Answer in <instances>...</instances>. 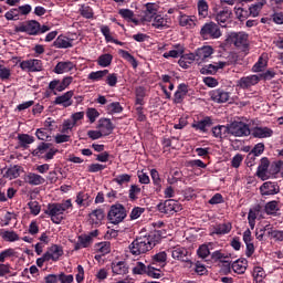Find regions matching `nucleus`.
I'll return each instance as SVG.
<instances>
[{
    "mask_svg": "<svg viewBox=\"0 0 283 283\" xmlns=\"http://www.w3.org/2000/svg\"><path fill=\"white\" fill-rule=\"evenodd\" d=\"M163 238H167V231L164 229L155 230L148 237L135 239L129 245V251L133 255H143V253L151 251L154 245L158 244Z\"/></svg>",
    "mask_w": 283,
    "mask_h": 283,
    "instance_id": "f257e3e1",
    "label": "nucleus"
},
{
    "mask_svg": "<svg viewBox=\"0 0 283 283\" xmlns=\"http://www.w3.org/2000/svg\"><path fill=\"white\" fill-rule=\"evenodd\" d=\"M72 207V199L64 200L61 203H49L44 213L51 218V222L61 224V222L65 220V213H67Z\"/></svg>",
    "mask_w": 283,
    "mask_h": 283,
    "instance_id": "f03ea898",
    "label": "nucleus"
},
{
    "mask_svg": "<svg viewBox=\"0 0 283 283\" xmlns=\"http://www.w3.org/2000/svg\"><path fill=\"white\" fill-rule=\"evenodd\" d=\"M228 43H233L237 50L247 52L249 50V34L245 32H232L227 38Z\"/></svg>",
    "mask_w": 283,
    "mask_h": 283,
    "instance_id": "7ed1b4c3",
    "label": "nucleus"
},
{
    "mask_svg": "<svg viewBox=\"0 0 283 283\" xmlns=\"http://www.w3.org/2000/svg\"><path fill=\"white\" fill-rule=\"evenodd\" d=\"M107 218L112 224H120L127 218V211L123 205H114L111 207Z\"/></svg>",
    "mask_w": 283,
    "mask_h": 283,
    "instance_id": "20e7f679",
    "label": "nucleus"
},
{
    "mask_svg": "<svg viewBox=\"0 0 283 283\" xmlns=\"http://www.w3.org/2000/svg\"><path fill=\"white\" fill-rule=\"evenodd\" d=\"M157 209L160 211V213L174 216L175 213H178V211H182V206H180V203L174 199H168L165 202L159 203Z\"/></svg>",
    "mask_w": 283,
    "mask_h": 283,
    "instance_id": "39448f33",
    "label": "nucleus"
},
{
    "mask_svg": "<svg viewBox=\"0 0 283 283\" xmlns=\"http://www.w3.org/2000/svg\"><path fill=\"white\" fill-rule=\"evenodd\" d=\"M73 81V76H65L62 81L53 80L49 83V90H51V92H54V94H56V92H65V90H67V87L72 85Z\"/></svg>",
    "mask_w": 283,
    "mask_h": 283,
    "instance_id": "423d86ee",
    "label": "nucleus"
},
{
    "mask_svg": "<svg viewBox=\"0 0 283 283\" xmlns=\"http://www.w3.org/2000/svg\"><path fill=\"white\" fill-rule=\"evenodd\" d=\"M229 134L235 137L249 136L251 134V128L249 125L242 122H233L229 126Z\"/></svg>",
    "mask_w": 283,
    "mask_h": 283,
    "instance_id": "0eeeda50",
    "label": "nucleus"
},
{
    "mask_svg": "<svg viewBox=\"0 0 283 283\" xmlns=\"http://www.w3.org/2000/svg\"><path fill=\"white\" fill-rule=\"evenodd\" d=\"M200 34L203 36V39H209V36L211 39H220V36H222L220 28L213 22L205 24L201 28Z\"/></svg>",
    "mask_w": 283,
    "mask_h": 283,
    "instance_id": "6e6552de",
    "label": "nucleus"
},
{
    "mask_svg": "<svg viewBox=\"0 0 283 283\" xmlns=\"http://www.w3.org/2000/svg\"><path fill=\"white\" fill-rule=\"evenodd\" d=\"M143 12L144 15L142 18V21H144L145 23H151L153 19L156 17V13L158 12V3L147 2L145 4Z\"/></svg>",
    "mask_w": 283,
    "mask_h": 283,
    "instance_id": "1a4fd4ad",
    "label": "nucleus"
},
{
    "mask_svg": "<svg viewBox=\"0 0 283 283\" xmlns=\"http://www.w3.org/2000/svg\"><path fill=\"white\" fill-rule=\"evenodd\" d=\"M41 30V23H39L36 20H31L18 28V32H25L30 35H36L39 34V31Z\"/></svg>",
    "mask_w": 283,
    "mask_h": 283,
    "instance_id": "9d476101",
    "label": "nucleus"
},
{
    "mask_svg": "<svg viewBox=\"0 0 283 283\" xmlns=\"http://www.w3.org/2000/svg\"><path fill=\"white\" fill-rule=\"evenodd\" d=\"M20 67L24 72H41L43 62L41 60H25L20 63Z\"/></svg>",
    "mask_w": 283,
    "mask_h": 283,
    "instance_id": "9b49d317",
    "label": "nucleus"
},
{
    "mask_svg": "<svg viewBox=\"0 0 283 283\" xmlns=\"http://www.w3.org/2000/svg\"><path fill=\"white\" fill-rule=\"evenodd\" d=\"M260 83V76L259 75H249L241 77L237 85L238 87H241V90H249V87H253V85H258Z\"/></svg>",
    "mask_w": 283,
    "mask_h": 283,
    "instance_id": "f8f14e48",
    "label": "nucleus"
},
{
    "mask_svg": "<svg viewBox=\"0 0 283 283\" xmlns=\"http://www.w3.org/2000/svg\"><path fill=\"white\" fill-rule=\"evenodd\" d=\"M88 220L93 227H101L103 224V220H105V211L101 208L93 210L88 214Z\"/></svg>",
    "mask_w": 283,
    "mask_h": 283,
    "instance_id": "ddd939ff",
    "label": "nucleus"
},
{
    "mask_svg": "<svg viewBox=\"0 0 283 283\" xmlns=\"http://www.w3.org/2000/svg\"><path fill=\"white\" fill-rule=\"evenodd\" d=\"M197 52V63H205L207 59H211L213 54V48L211 45H203L196 50Z\"/></svg>",
    "mask_w": 283,
    "mask_h": 283,
    "instance_id": "4468645a",
    "label": "nucleus"
},
{
    "mask_svg": "<svg viewBox=\"0 0 283 283\" xmlns=\"http://www.w3.org/2000/svg\"><path fill=\"white\" fill-rule=\"evenodd\" d=\"M227 62H213L212 64L205 65L200 69L201 74H216L218 70H224Z\"/></svg>",
    "mask_w": 283,
    "mask_h": 283,
    "instance_id": "2eb2a0df",
    "label": "nucleus"
},
{
    "mask_svg": "<svg viewBox=\"0 0 283 283\" xmlns=\"http://www.w3.org/2000/svg\"><path fill=\"white\" fill-rule=\"evenodd\" d=\"M72 70H76V64H74V62L62 61L55 65L54 72L55 74H67L72 72Z\"/></svg>",
    "mask_w": 283,
    "mask_h": 283,
    "instance_id": "dca6fc26",
    "label": "nucleus"
},
{
    "mask_svg": "<svg viewBox=\"0 0 283 283\" xmlns=\"http://www.w3.org/2000/svg\"><path fill=\"white\" fill-rule=\"evenodd\" d=\"M24 181L27 185L32 187H39L40 185H45V178L36 172H29L24 176Z\"/></svg>",
    "mask_w": 283,
    "mask_h": 283,
    "instance_id": "f3484780",
    "label": "nucleus"
},
{
    "mask_svg": "<svg viewBox=\"0 0 283 283\" xmlns=\"http://www.w3.org/2000/svg\"><path fill=\"white\" fill-rule=\"evenodd\" d=\"M44 254H46L49 262L50 260H52V262H57V260L63 255V248L61 245L53 244Z\"/></svg>",
    "mask_w": 283,
    "mask_h": 283,
    "instance_id": "a211bd4d",
    "label": "nucleus"
},
{
    "mask_svg": "<svg viewBox=\"0 0 283 283\" xmlns=\"http://www.w3.org/2000/svg\"><path fill=\"white\" fill-rule=\"evenodd\" d=\"M72 96H74V91H67L63 95L55 97L54 104L70 107L72 105Z\"/></svg>",
    "mask_w": 283,
    "mask_h": 283,
    "instance_id": "6ab92c4d",
    "label": "nucleus"
},
{
    "mask_svg": "<svg viewBox=\"0 0 283 283\" xmlns=\"http://www.w3.org/2000/svg\"><path fill=\"white\" fill-rule=\"evenodd\" d=\"M260 191L262 196H275V193H279L280 187L271 181H266L260 187Z\"/></svg>",
    "mask_w": 283,
    "mask_h": 283,
    "instance_id": "aec40b11",
    "label": "nucleus"
},
{
    "mask_svg": "<svg viewBox=\"0 0 283 283\" xmlns=\"http://www.w3.org/2000/svg\"><path fill=\"white\" fill-rule=\"evenodd\" d=\"M252 136L254 138H271V136H273V129L269 127L256 126L252 129Z\"/></svg>",
    "mask_w": 283,
    "mask_h": 283,
    "instance_id": "412c9836",
    "label": "nucleus"
},
{
    "mask_svg": "<svg viewBox=\"0 0 283 283\" xmlns=\"http://www.w3.org/2000/svg\"><path fill=\"white\" fill-rule=\"evenodd\" d=\"M247 266H249V261L247 259H238L231 264V269L238 275L247 273Z\"/></svg>",
    "mask_w": 283,
    "mask_h": 283,
    "instance_id": "4be33fe9",
    "label": "nucleus"
},
{
    "mask_svg": "<svg viewBox=\"0 0 283 283\" xmlns=\"http://www.w3.org/2000/svg\"><path fill=\"white\" fill-rule=\"evenodd\" d=\"M211 98L214 103H227L231 98V94L224 90H216L211 93Z\"/></svg>",
    "mask_w": 283,
    "mask_h": 283,
    "instance_id": "5701e85b",
    "label": "nucleus"
},
{
    "mask_svg": "<svg viewBox=\"0 0 283 283\" xmlns=\"http://www.w3.org/2000/svg\"><path fill=\"white\" fill-rule=\"evenodd\" d=\"M261 212H262V207L260 206H254L249 210L248 222L251 229H255V220L260 218Z\"/></svg>",
    "mask_w": 283,
    "mask_h": 283,
    "instance_id": "b1692460",
    "label": "nucleus"
},
{
    "mask_svg": "<svg viewBox=\"0 0 283 283\" xmlns=\"http://www.w3.org/2000/svg\"><path fill=\"white\" fill-rule=\"evenodd\" d=\"M189 93V86L187 84L182 83L178 85V88L174 96V103L180 104L182 101H185V96Z\"/></svg>",
    "mask_w": 283,
    "mask_h": 283,
    "instance_id": "393cba45",
    "label": "nucleus"
},
{
    "mask_svg": "<svg viewBox=\"0 0 283 283\" xmlns=\"http://www.w3.org/2000/svg\"><path fill=\"white\" fill-rule=\"evenodd\" d=\"M185 54V46L181 44H175L174 49L163 54L164 59H180Z\"/></svg>",
    "mask_w": 283,
    "mask_h": 283,
    "instance_id": "a878e982",
    "label": "nucleus"
},
{
    "mask_svg": "<svg viewBox=\"0 0 283 283\" xmlns=\"http://www.w3.org/2000/svg\"><path fill=\"white\" fill-rule=\"evenodd\" d=\"M231 229H233L231 222L219 223L213 227L212 235H227V233H231Z\"/></svg>",
    "mask_w": 283,
    "mask_h": 283,
    "instance_id": "bb28decb",
    "label": "nucleus"
},
{
    "mask_svg": "<svg viewBox=\"0 0 283 283\" xmlns=\"http://www.w3.org/2000/svg\"><path fill=\"white\" fill-rule=\"evenodd\" d=\"M92 200L93 198L92 196H90V193L80 191L76 195L75 202L77 207H90V205H92Z\"/></svg>",
    "mask_w": 283,
    "mask_h": 283,
    "instance_id": "cd10ccee",
    "label": "nucleus"
},
{
    "mask_svg": "<svg viewBox=\"0 0 283 283\" xmlns=\"http://www.w3.org/2000/svg\"><path fill=\"white\" fill-rule=\"evenodd\" d=\"M151 21V25L155 30H167V28H169V20L163 18V15H155Z\"/></svg>",
    "mask_w": 283,
    "mask_h": 283,
    "instance_id": "c85d7f7f",
    "label": "nucleus"
},
{
    "mask_svg": "<svg viewBox=\"0 0 283 283\" xmlns=\"http://www.w3.org/2000/svg\"><path fill=\"white\" fill-rule=\"evenodd\" d=\"M129 269L127 268V263L124 261H117L112 263V272L115 275H125L127 274Z\"/></svg>",
    "mask_w": 283,
    "mask_h": 283,
    "instance_id": "c756f323",
    "label": "nucleus"
},
{
    "mask_svg": "<svg viewBox=\"0 0 283 283\" xmlns=\"http://www.w3.org/2000/svg\"><path fill=\"white\" fill-rule=\"evenodd\" d=\"M231 19V11L222 10L216 15V21L221 25V28H227L229 20Z\"/></svg>",
    "mask_w": 283,
    "mask_h": 283,
    "instance_id": "7c9ffc66",
    "label": "nucleus"
},
{
    "mask_svg": "<svg viewBox=\"0 0 283 283\" xmlns=\"http://www.w3.org/2000/svg\"><path fill=\"white\" fill-rule=\"evenodd\" d=\"M92 244V235L87 234H81L77 238V242L75 243V251H78L81 249H87Z\"/></svg>",
    "mask_w": 283,
    "mask_h": 283,
    "instance_id": "2f4dec72",
    "label": "nucleus"
},
{
    "mask_svg": "<svg viewBox=\"0 0 283 283\" xmlns=\"http://www.w3.org/2000/svg\"><path fill=\"white\" fill-rule=\"evenodd\" d=\"M151 264L154 266H159V269H164V266H167V252L163 251L153 255Z\"/></svg>",
    "mask_w": 283,
    "mask_h": 283,
    "instance_id": "473e14b6",
    "label": "nucleus"
},
{
    "mask_svg": "<svg viewBox=\"0 0 283 283\" xmlns=\"http://www.w3.org/2000/svg\"><path fill=\"white\" fill-rule=\"evenodd\" d=\"M0 237L4 242H19V234L12 230L0 229Z\"/></svg>",
    "mask_w": 283,
    "mask_h": 283,
    "instance_id": "72a5a7b5",
    "label": "nucleus"
},
{
    "mask_svg": "<svg viewBox=\"0 0 283 283\" xmlns=\"http://www.w3.org/2000/svg\"><path fill=\"white\" fill-rule=\"evenodd\" d=\"M55 46L56 48H61V49H67V48H72V45H74V40L70 39L67 36L64 35H60L57 36V39L55 40Z\"/></svg>",
    "mask_w": 283,
    "mask_h": 283,
    "instance_id": "f704fd0d",
    "label": "nucleus"
},
{
    "mask_svg": "<svg viewBox=\"0 0 283 283\" xmlns=\"http://www.w3.org/2000/svg\"><path fill=\"white\" fill-rule=\"evenodd\" d=\"M211 125H213V123L211 122V117H205L199 122H195L192 124V127L198 132H207V127H211Z\"/></svg>",
    "mask_w": 283,
    "mask_h": 283,
    "instance_id": "c9c22d12",
    "label": "nucleus"
},
{
    "mask_svg": "<svg viewBox=\"0 0 283 283\" xmlns=\"http://www.w3.org/2000/svg\"><path fill=\"white\" fill-rule=\"evenodd\" d=\"M179 25H181V28H187L188 30L196 28V17L181 15L179 19Z\"/></svg>",
    "mask_w": 283,
    "mask_h": 283,
    "instance_id": "e433bc0d",
    "label": "nucleus"
},
{
    "mask_svg": "<svg viewBox=\"0 0 283 283\" xmlns=\"http://www.w3.org/2000/svg\"><path fill=\"white\" fill-rule=\"evenodd\" d=\"M171 253V258L174 260H181L185 261V259L187 258V249L185 248H180V247H175L170 250Z\"/></svg>",
    "mask_w": 283,
    "mask_h": 283,
    "instance_id": "4c0bfd02",
    "label": "nucleus"
},
{
    "mask_svg": "<svg viewBox=\"0 0 283 283\" xmlns=\"http://www.w3.org/2000/svg\"><path fill=\"white\" fill-rule=\"evenodd\" d=\"M163 268L158 266H154V264H150L147 266L146 270V275H148V277H153L154 280H160V277H163V271H160Z\"/></svg>",
    "mask_w": 283,
    "mask_h": 283,
    "instance_id": "58836bf2",
    "label": "nucleus"
},
{
    "mask_svg": "<svg viewBox=\"0 0 283 283\" xmlns=\"http://www.w3.org/2000/svg\"><path fill=\"white\" fill-rule=\"evenodd\" d=\"M109 74L108 70H103V71H95L91 72L87 76L88 81H92L93 83H96L98 81H103Z\"/></svg>",
    "mask_w": 283,
    "mask_h": 283,
    "instance_id": "ea45409f",
    "label": "nucleus"
},
{
    "mask_svg": "<svg viewBox=\"0 0 283 283\" xmlns=\"http://www.w3.org/2000/svg\"><path fill=\"white\" fill-rule=\"evenodd\" d=\"M119 54H120L122 59H124L125 61L130 63V65L134 67V70H136V67H138V61H136V57H134V55H132L129 52H127L125 50H119Z\"/></svg>",
    "mask_w": 283,
    "mask_h": 283,
    "instance_id": "a19ab883",
    "label": "nucleus"
},
{
    "mask_svg": "<svg viewBox=\"0 0 283 283\" xmlns=\"http://www.w3.org/2000/svg\"><path fill=\"white\" fill-rule=\"evenodd\" d=\"M212 134L214 138H222L223 136H227V134H229V127L224 125L216 126L212 128Z\"/></svg>",
    "mask_w": 283,
    "mask_h": 283,
    "instance_id": "79ce46f5",
    "label": "nucleus"
},
{
    "mask_svg": "<svg viewBox=\"0 0 283 283\" xmlns=\"http://www.w3.org/2000/svg\"><path fill=\"white\" fill-rule=\"evenodd\" d=\"M234 12L237 14V18L240 21H244V20L249 19V17H251V11L249 9L247 10L242 7H235Z\"/></svg>",
    "mask_w": 283,
    "mask_h": 283,
    "instance_id": "37998d69",
    "label": "nucleus"
},
{
    "mask_svg": "<svg viewBox=\"0 0 283 283\" xmlns=\"http://www.w3.org/2000/svg\"><path fill=\"white\" fill-rule=\"evenodd\" d=\"M228 259L229 254L222 252V250H217L211 254V260H213V262H229Z\"/></svg>",
    "mask_w": 283,
    "mask_h": 283,
    "instance_id": "c03bdc74",
    "label": "nucleus"
},
{
    "mask_svg": "<svg viewBox=\"0 0 283 283\" xmlns=\"http://www.w3.org/2000/svg\"><path fill=\"white\" fill-rule=\"evenodd\" d=\"M18 140L20 144V147H28V145H32L34 143V137L28 134H21L18 136Z\"/></svg>",
    "mask_w": 283,
    "mask_h": 283,
    "instance_id": "a18cd8bd",
    "label": "nucleus"
},
{
    "mask_svg": "<svg viewBox=\"0 0 283 283\" xmlns=\"http://www.w3.org/2000/svg\"><path fill=\"white\" fill-rule=\"evenodd\" d=\"M113 56L109 53L103 54L98 57L97 63L101 67H109L112 65Z\"/></svg>",
    "mask_w": 283,
    "mask_h": 283,
    "instance_id": "49530a36",
    "label": "nucleus"
},
{
    "mask_svg": "<svg viewBox=\"0 0 283 283\" xmlns=\"http://www.w3.org/2000/svg\"><path fill=\"white\" fill-rule=\"evenodd\" d=\"M269 61L264 55H261L258 60V62L253 65L252 72H262L264 71V67H266Z\"/></svg>",
    "mask_w": 283,
    "mask_h": 283,
    "instance_id": "de8ad7c7",
    "label": "nucleus"
},
{
    "mask_svg": "<svg viewBox=\"0 0 283 283\" xmlns=\"http://www.w3.org/2000/svg\"><path fill=\"white\" fill-rule=\"evenodd\" d=\"M96 250L102 255H107V253L112 252V244L107 241L101 242L96 244Z\"/></svg>",
    "mask_w": 283,
    "mask_h": 283,
    "instance_id": "09e8293b",
    "label": "nucleus"
},
{
    "mask_svg": "<svg viewBox=\"0 0 283 283\" xmlns=\"http://www.w3.org/2000/svg\"><path fill=\"white\" fill-rule=\"evenodd\" d=\"M74 127H76V124H74V122H72L70 118L65 119L62 123V127H61V134H72V130L74 129Z\"/></svg>",
    "mask_w": 283,
    "mask_h": 283,
    "instance_id": "8fccbe9b",
    "label": "nucleus"
},
{
    "mask_svg": "<svg viewBox=\"0 0 283 283\" xmlns=\"http://www.w3.org/2000/svg\"><path fill=\"white\" fill-rule=\"evenodd\" d=\"M104 78L108 87H116V85L118 84V74L116 73H107Z\"/></svg>",
    "mask_w": 283,
    "mask_h": 283,
    "instance_id": "3c124183",
    "label": "nucleus"
},
{
    "mask_svg": "<svg viewBox=\"0 0 283 283\" xmlns=\"http://www.w3.org/2000/svg\"><path fill=\"white\" fill-rule=\"evenodd\" d=\"M19 176H21V167L12 166L8 168L7 178H9V180H14V178H19Z\"/></svg>",
    "mask_w": 283,
    "mask_h": 283,
    "instance_id": "603ef678",
    "label": "nucleus"
},
{
    "mask_svg": "<svg viewBox=\"0 0 283 283\" xmlns=\"http://www.w3.org/2000/svg\"><path fill=\"white\" fill-rule=\"evenodd\" d=\"M119 14L120 17H123V19H128V21H132L133 23H135V25H138V20L134 19V11L129 9H120Z\"/></svg>",
    "mask_w": 283,
    "mask_h": 283,
    "instance_id": "864d4df0",
    "label": "nucleus"
},
{
    "mask_svg": "<svg viewBox=\"0 0 283 283\" xmlns=\"http://www.w3.org/2000/svg\"><path fill=\"white\" fill-rule=\"evenodd\" d=\"M108 114H120L123 112V106L119 102H113L106 106Z\"/></svg>",
    "mask_w": 283,
    "mask_h": 283,
    "instance_id": "5fc2aeb1",
    "label": "nucleus"
},
{
    "mask_svg": "<svg viewBox=\"0 0 283 283\" xmlns=\"http://www.w3.org/2000/svg\"><path fill=\"white\" fill-rule=\"evenodd\" d=\"M253 277L256 282H262V280H264V277H266V272L261 266H254Z\"/></svg>",
    "mask_w": 283,
    "mask_h": 283,
    "instance_id": "6e6d98bb",
    "label": "nucleus"
},
{
    "mask_svg": "<svg viewBox=\"0 0 283 283\" xmlns=\"http://www.w3.org/2000/svg\"><path fill=\"white\" fill-rule=\"evenodd\" d=\"M280 211V208L277 207V201H270L265 205V212L268 216H275Z\"/></svg>",
    "mask_w": 283,
    "mask_h": 283,
    "instance_id": "4d7b16f0",
    "label": "nucleus"
},
{
    "mask_svg": "<svg viewBox=\"0 0 283 283\" xmlns=\"http://www.w3.org/2000/svg\"><path fill=\"white\" fill-rule=\"evenodd\" d=\"M264 8V2H256L249 7L250 15L255 18L260 15V11Z\"/></svg>",
    "mask_w": 283,
    "mask_h": 283,
    "instance_id": "13d9d810",
    "label": "nucleus"
},
{
    "mask_svg": "<svg viewBox=\"0 0 283 283\" xmlns=\"http://www.w3.org/2000/svg\"><path fill=\"white\" fill-rule=\"evenodd\" d=\"M269 238L275 242H283V230H275L272 228L269 232Z\"/></svg>",
    "mask_w": 283,
    "mask_h": 283,
    "instance_id": "bf43d9fd",
    "label": "nucleus"
},
{
    "mask_svg": "<svg viewBox=\"0 0 283 283\" xmlns=\"http://www.w3.org/2000/svg\"><path fill=\"white\" fill-rule=\"evenodd\" d=\"M135 94H136V105H143L144 104V98L146 96L145 87L138 86L135 90Z\"/></svg>",
    "mask_w": 283,
    "mask_h": 283,
    "instance_id": "052dcab7",
    "label": "nucleus"
},
{
    "mask_svg": "<svg viewBox=\"0 0 283 283\" xmlns=\"http://www.w3.org/2000/svg\"><path fill=\"white\" fill-rule=\"evenodd\" d=\"M132 181V175L123 174L118 175L116 178L113 179V182H116L122 187V185H127V182Z\"/></svg>",
    "mask_w": 283,
    "mask_h": 283,
    "instance_id": "680f3d73",
    "label": "nucleus"
},
{
    "mask_svg": "<svg viewBox=\"0 0 283 283\" xmlns=\"http://www.w3.org/2000/svg\"><path fill=\"white\" fill-rule=\"evenodd\" d=\"M51 145L50 144H45L42 143L41 145L38 146V148L34 150V155L35 156H41V158H43V156H45L48 154V150L50 149Z\"/></svg>",
    "mask_w": 283,
    "mask_h": 283,
    "instance_id": "e2e57ef3",
    "label": "nucleus"
},
{
    "mask_svg": "<svg viewBox=\"0 0 283 283\" xmlns=\"http://www.w3.org/2000/svg\"><path fill=\"white\" fill-rule=\"evenodd\" d=\"M133 273L135 275H145V273H147V265L143 262H137L133 268Z\"/></svg>",
    "mask_w": 283,
    "mask_h": 283,
    "instance_id": "0e129e2a",
    "label": "nucleus"
},
{
    "mask_svg": "<svg viewBox=\"0 0 283 283\" xmlns=\"http://www.w3.org/2000/svg\"><path fill=\"white\" fill-rule=\"evenodd\" d=\"M198 12H199V17H202L203 19H205V17H208L209 4H207L206 1H199L198 2Z\"/></svg>",
    "mask_w": 283,
    "mask_h": 283,
    "instance_id": "69168bd1",
    "label": "nucleus"
},
{
    "mask_svg": "<svg viewBox=\"0 0 283 283\" xmlns=\"http://www.w3.org/2000/svg\"><path fill=\"white\" fill-rule=\"evenodd\" d=\"M28 207L32 216H39L41 213V205H39L38 201H30Z\"/></svg>",
    "mask_w": 283,
    "mask_h": 283,
    "instance_id": "338daca9",
    "label": "nucleus"
},
{
    "mask_svg": "<svg viewBox=\"0 0 283 283\" xmlns=\"http://www.w3.org/2000/svg\"><path fill=\"white\" fill-rule=\"evenodd\" d=\"M57 281L61 283H72L74 282V275L62 272L57 275Z\"/></svg>",
    "mask_w": 283,
    "mask_h": 283,
    "instance_id": "774afa93",
    "label": "nucleus"
}]
</instances>
